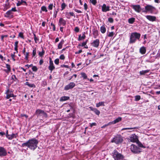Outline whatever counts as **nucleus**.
Masks as SVG:
<instances>
[{"label":"nucleus","instance_id":"obj_1","mask_svg":"<svg viewBox=\"0 0 160 160\" xmlns=\"http://www.w3.org/2000/svg\"><path fill=\"white\" fill-rule=\"evenodd\" d=\"M38 143V140L32 138L29 140L25 143H22L21 146L23 147L27 146L30 149L34 150L37 148Z\"/></svg>","mask_w":160,"mask_h":160},{"label":"nucleus","instance_id":"obj_2","mask_svg":"<svg viewBox=\"0 0 160 160\" xmlns=\"http://www.w3.org/2000/svg\"><path fill=\"white\" fill-rule=\"evenodd\" d=\"M141 34L137 32H132L131 33L130 38V43H135L137 39H139Z\"/></svg>","mask_w":160,"mask_h":160},{"label":"nucleus","instance_id":"obj_3","mask_svg":"<svg viewBox=\"0 0 160 160\" xmlns=\"http://www.w3.org/2000/svg\"><path fill=\"white\" fill-rule=\"evenodd\" d=\"M123 141L122 137L120 135H117L113 138L111 142H114L116 144H119L122 143Z\"/></svg>","mask_w":160,"mask_h":160},{"label":"nucleus","instance_id":"obj_4","mask_svg":"<svg viewBox=\"0 0 160 160\" xmlns=\"http://www.w3.org/2000/svg\"><path fill=\"white\" fill-rule=\"evenodd\" d=\"M113 157L114 160H118L119 159H123L124 156L121 153H119L117 151L114 150L112 153Z\"/></svg>","mask_w":160,"mask_h":160},{"label":"nucleus","instance_id":"obj_5","mask_svg":"<svg viewBox=\"0 0 160 160\" xmlns=\"http://www.w3.org/2000/svg\"><path fill=\"white\" fill-rule=\"evenodd\" d=\"M154 9V7L151 5H148L145 6V9L142 10V12L145 13L149 12L152 13L153 12Z\"/></svg>","mask_w":160,"mask_h":160},{"label":"nucleus","instance_id":"obj_6","mask_svg":"<svg viewBox=\"0 0 160 160\" xmlns=\"http://www.w3.org/2000/svg\"><path fill=\"white\" fill-rule=\"evenodd\" d=\"M130 149L132 152L134 153H138L141 152L140 148L134 144L131 145Z\"/></svg>","mask_w":160,"mask_h":160},{"label":"nucleus","instance_id":"obj_7","mask_svg":"<svg viewBox=\"0 0 160 160\" xmlns=\"http://www.w3.org/2000/svg\"><path fill=\"white\" fill-rule=\"evenodd\" d=\"M35 113L38 116H42L45 117H47V114L43 111L40 109L37 110L36 111Z\"/></svg>","mask_w":160,"mask_h":160},{"label":"nucleus","instance_id":"obj_8","mask_svg":"<svg viewBox=\"0 0 160 160\" xmlns=\"http://www.w3.org/2000/svg\"><path fill=\"white\" fill-rule=\"evenodd\" d=\"M131 7L136 12L139 13L142 10V8L139 5H131Z\"/></svg>","mask_w":160,"mask_h":160},{"label":"nucleus","instance_id":"obj_9","mask_svg":"<svg viewBox=\"0 0 160 160\" xmlns=\"http://www.w3.org/2000/svg\"><path fill=\"white\" fill-rule=\"evenodd\" d=\"M130 141L132 142H137L138 141V138L135 134H132L130 137Z\"/></svg>","mask_w":160,"mask_h":160},{"label":"nucleus","instance_id":"obj_10","mask_svg":"<svg viewBox=\"0 0 160 160\" xmlns=\"http://www.w3.org/2000/svg\"><path fill=\"white\" fill-rule=\"evenodd\" d=\"M7 154L6 150L3 147H0V157H2Z\"/></svg>","mask_w":160,"mask_h":160},{"label":"nucleus","instance_id":"obj_11","mask_svg":"<svg viewBox=\"0 0 160 160\" xmlns=\"http://www.w3.org/2000/svg\"><path fill=\"white\" fill-rule=\"evenodd\" d=\"M75 86V83L73 82H71L69 84L66 86L64 88V89L68 90L69 89H72Z\"/></svg>","mask_w":160,"mask_h":160},{"label":"nucleus","instance_id":"obj_12","mask_svg":"<svg viewBox=\"0 0 160 160\" xmlns=\"http://www.w3.org/2000/svg\"><path fill=\"white\" fill-rule=\"evenodd\" d=\"M110 6H107L106 4H104L102 6V12H106L110 11Z\"/></svg>","mask_w":160,"mask_h":160},{"label":"nucleus","instance_id":"obj_13","mask_svg":"<svg viewBox=\"0 0 160 160\" xmlns=\"http://www.w3.org/2000/svg\"><path fill=\"white\" fill-rule=\"evenodd\" d=\"M6 94H7L6 97L7 99H8L10 97H16V96L12 93V92L10 91L8 89L7 90Z\"/></svg>","mask_w":160,"mask_h":160},{"label":"nucleus","instance_id":"obj_14","mask_svg":"<svg viewBox=\"0 0 160 160\" xmlns=\"http://www.w3.org/2000/svg\"><path fill=\"white\" fill-rule=\"evenodd\" d=\"M55 68V67L53 65V61L50 58L49 60V65L48 67V69L51 71V72H52V71L54 70Z\"/></svg>","mask_w":160,"mask_h":160},{"label":"nucleus","instance_id":"obj_15","mask_svg":"<svg viewBox=\"0 0 160 160\" xmlns=\"http://www.w3.org/2000/svg\"><path fill=\"white\" fill-rule=\"evenodd\" d=\"M99 40L98 39H96L94 40L91 44L93 47L97 48L99 45Z\"/></svg>","mask_w":160,"mask_h":160},{"label":"nucleus","instance_id":"obj_16","mask_svg":"<svg viewBox=\"0 0 160 160\" xmlns=\"http://www.w3.org/2000/svg\"><path fill=\"white\" fill-rule=\"evenodd\" d=\"M66 24V21L65 20H64L63 18H61L59 19L58 23V25L59 26H65Z\"/></svg>","mask_w":160,"mask_h":160},{"label":"nucleus","instance_id":"obj_17","mask_svg":"<svg viewBox=\"0 0 160 160\" xmlns=\"http://www.w3.org/2000/svg\"><path fill=\"white\" fill-rule=\"evenodd\" d=\"M145 17L148 20L152 22L155 21L156 19V17L154 16L147 15Z\"/></svg>","mask_w":160,"mask_h":160},{"label":"nucleus","instance_id":"obj_18","mask_svg":"<svg viewBox=\"0 0 160 160\" xmlns=\"http://www.w3.org/2000/svg\"><path fill=\"white\" fill-rule=\"evenodd\" d=\"M17 135V134L12 133L11 135L8 134L7 133L6 136L9 140H11L14 138H16Z\"/></svg>","mask_w":160,"mask_h":160},{"label":"nucleus","instance_id":"obj_19","mask_svg":"<svg viewBox=\"0 0 160 160\" xmlns=\"http://www.w3.org/2000/svg\"><path fill=\"white\" fill-rule=\"evenodd\" d=\"M13 13L10 10L7 11L4 15V16L7 18H12L13 17Z\"/></svg>","mask_w":160,"mask_h":160},{"label":"nucleus","instance_id":"obj_20","mask_svg":"<svg viewBox=\"0 0 160 160\" xmlns=\"http://www.w3.org/2000/svg\"><path fill=\"white\" fill-rule=\"evenodd\" d=\"M122 118L121 117H119L118 118L115 119L114 121L109 122V123H111V124H115L122 120Z\"/></svg>","mask_w":160,"mask_h":160},{"label":"nucleus","instance_id":"obj_21","mask_svg":"<svg viewBox=\"0 0 160 160\" xmlns=\"http://www.w3.org/2000/svg\"><path fill=\"white\" fill-rule=\"evenodd\" d=\"M64 43V41L63 39H62L60 42H59L58 45L57 49H61L62 47L63 44Z\"/></svg>","mask_w":160,"mask_h":160},{"label":"nucleus","instance_id":"obj_22","mask_svg":"<svg viewBox=\"0 0 160 160\" xmlns=\"http://www.w3.org/2000/svg\"><path fill=\"white\" fill-rule=\"evenodd\" d=\"M66 16L67 18L70 19L71 18V16H75V15L74 13L72 12H66Z\"/></svg>","mask_w":160,"mask_h":160},{"label":"nucleus","instance_id":"obj_23","mask_svg":"<svg viewBox=\"0 0 160 160\" xmlns=\"http://www.w3.org/2000/svg\"><path fill=\"white\" fill-rule=\"evenodd\" d=\"M86 38V36L85 35V32H83L82 33V36H81V35L79 36L78 38V40L79 41L82 40L83 39H84Z\"/></svg>","mask_w":160,"mask_h":160},{"label":"nucleus","instance_id":"obj_24","mask_svg":"<svg viewBox=\"0 0 160 160\" xmlns=\"http://www.w3.org/2000/svg\"><path fill=\"white\" fill-rule=\"evenodd\" d=\"M23 3H24L25 5H27V2L26 1L23 0H21V1H18V2L17 3V6H20Z\"/></svg>","mask_w":160,"mask_h":160},{"label":"nucleus","instance_id":"obj_25","mask_svg":"<svg viewBox=\"0 0 160 160\" xmlns=\"http://www.w3.org/2000/svg\"><path fill=\"white\" fill-rule=\"evenodd\" d=\"M70 98L68 96H63L60 99V101H63L67 100L69 99Z\"/></svg>","mask_w":160,"mask_h":160},{"label":"nucleus","instance_id":"obj_26","mask_svg":"<svg viewBox=\"0 0 160 160\" xmlns=\"http://www.w3.org/2000/svg\"><path fill=\"white\" fill-rule=\"evenodd\" d=\"M93 35L95 38H97L98 35V32L97 30H93Z\"/></svg>","mask_w":160,"mask_h":160},{"label":"nucleus","instance_id":"obj_27","mask_svg":"<svg viewBox=\"0 0 160 160\" xmlns=\"http://www.w3.org/2000/svg\"><path fill=\"white\" fill-rule=\"evenodd\" d=\"M146 49L145 47H142L140 49V52L142 54H144L145 53Z\"/></svg>","mask_w":160,"mask_h":160},{"label":"nucleus","instance_id":"obj_28","mask_svg":"<svg viewBox=\"0 0 160 160\" xmlns=\"http://www.w3.org/2000/svg\"><path fill=\"white\" fill-rule=\"evenodd\" d=\"M149 71V70H142V71H140L139 72V73L141 75H143L147 73Z\"/></svg>","mask_w":160,"mask_h":160},{"label":"nucleus","instance_id":"obj_29","mask_svg":"<svg viewBox=\"0 0 160 160\" xmlns=\"http://www.w3.org/2000/svg\"><path fill=\"white\" fill-rule=\"evenodd\" d=\"M25 85L28 86V87L31 88H35V85L34 84H30L28 82H26L25 83Z\"/></svg>","mask_w":160,"mask_h":160},{"label":"nucleus","instance_id":"obj_30","mask_svg":"<svg viewBox=\"0 0 160 160\" xmlns=\"http://www.w3.org/2000/svg\"><path fill=\"white\" fill-rule=\"evenodd\" d=\"M135 21V18H129L128 19V23L130 24H132Z\"/></svg>","mask_w":160,"mask_h":160},{"label":"nucleus","instance_id":"obj_31","mask_svg":"<svg viewBox=\"0 0 160 160\" xmlns=\"http://www.w3.org/2000/svg\"><path fill=\"white\" fill-rule=\"evenodd\" d=\"M139 128V127H135L133 128H123L122 129V130H132L138 129Z\"/></svg>","mask_w":160,"mask_h":160},{"label":"nucleus","instance_id":"obj_32","mask_svg":"<svg viewBox=\"0 0 160 160\" xmlns=\"http://www.w3.org/2000/svg\"><path fill=\"white\" fill-rule=\"evenodd\" d=\"M104 106V102H99L98 103H97L96 104V106L97 107H99L100 106Z\"/></svg>","mask_w":160,"mask_h":160},{"label":"nucleus","instance_id":"obj_33","mask_svg":"<svg viewBox=\"0 0 160 160\" xmlns=\"http://www.w3.org/2000/svg\"><path fill=\"white\" fill-rule=\"evenodd\" d=\"M100 31L102 33H104L106 32V29L104 26H103L101 27Z\"/></svg>","mask_w":160,"mask_h":160},{"label":"nucleus","instance_id":"obj_34","mask_svg":"<svg viewBox=\"0 0 160 160\" xmlns=\"http://www.w3.org/2000/svg\"><path fill=\"white\" fill-rule=\"evenodd\" d=\"M41 10L43 11L47 12H48V10L46 6H42L41 8Z\"/></svg>","mask_w":160,"mask_h":160},{"label":"nucleus","instance_id":"obj_35","mask_svg":"<svg viewBox=\"0 0 160 160\" xmlns=\"http://www.w3.org/2000/svg\"><path fill=\"white\" fill-rule=\"evenodd\" d=\"M58 12V10H54V12H53V17L54 18H56Z\"/></svg>","mask_w":160,"mask_h":160},{"label":"nucleus","instance_id":"obj_36","mask_svg":"<svg viewBox=\"0 0 160 160\" xmlns=\"http://www.w3.org/2000/svg\"><path fill=\"white\" fill-rule=\"evenodd\" d=\"M53 7H55V6L53 5V3H50L49 5L48 8L49 10H52L53 8Z\"/></svg>","mask_w":160,"mask_h":160},{"label":"nucleus","instance_id":"obj_37","mask_svg":"<svg viewBox=\"0 0 160 160\" xmlns=\"http://www.w3.org/2000/svg\"><path fill=\"white\" fill-rule=\"evenodd\" d=\"M160 58V49L158 52L157 54L155 56V58Z\"/></svg>","mask_w":160,"mask_h":160},{"label":"nucleus","instance_id":"obj_38","mask_svg":"<svg viewBox=\"0 0 160 160\" xmlns=\"http://www.w3.org/2000/svg\"><path fill=\"white\" fill-rule=\"evenodd\" d=\"M15 52H14L13 53H12L11 55L12 58L13 59V61H15Z\"/></svg>","mask_w":160,"mask_h":160},{"label":"nucleus","instance_id":"obj_39","mask_svg":"<svg viewBox=\"0 0 160 160\" xmlns=\"http://www.w3.org/2000/svg\"><path fill=\"white\" fill-rule=\"evenodd\" d=\"M45 52L43 49H42V52H39L38 53V55L40 57H42L44 54Z\"/></svg>","mask_w":160,"mask_h":160},{"label":"nucleus","instance_id":"obj_40","mask_svg":"<svg viewBox=\"0 0 160 160\" xmlns=\"http://www.w3.org/2000/svg\"><path fill=\"white\" fill-rule=\"evenodd\" d=\"M93 112H95V113L98 115H99L100 113V112L99 111V110H98L96 108H95L94 110V111H93Z\"/></svg>","mask_w":160,"mask_h":160},{"label":"nucleus","instance_id":"obj_41","mask_svg":"<svg viewBox=\"0 0 160 160\" xmlns=\"http://www.w3.org/2000/svg\"><path fill=\"white\" fill-rule=\"evenodd\" d=\"M66 6V4L65 3H62L61 5V10H64Z\"/></svg>","mask_w":160,"mask_h":160},{"label":"nucleus","instance_id":"obj_42","mask_svg":"<svg viewBox=\"0 0 160 160\" xmlns=\"http://www.w3.org/2000/svg\"><path fill=\"white\" fill-rule=\"evenodd\" d=\"M90 2L93 5H96L97 3L96 0H89Z\"/></svg>","mask_w":160,"mask_h":160},{"label":"nucleus","instance_id":"obj_43","mask_svg":"<svg viewBox=\"0 0 160 160\" xmlns=\"http://www.w3.org/2000/svg\"><path fill=\"white\" fill-rule=\"evenodd\" d=\"M141 99V97L139 95H137L135 97V100L136 101H138Z\"/></svg>","mask_w":160,"mask_h":160},{"label":"nucleus","instance_id":"obj_44","mask_svg":"<svg viewBox=\"0 0 160 160\" xmlns=\"http://www.w3.org/2000/svg\"><path fill=\"white\" fill-rule=\"evenodd\" d=\"M32 69L33 71L36 72L38 70V68L36 66H32Z\"/></svg>","mask_w":160,"mask_h":160},{"label":"nucleus","instance_id":"obj_45","mask_svg":"<svg viewBox=\"0 0 160 160\" xmlns=\"http://www.w3.org/2000/svg\"><path fill=\"white\" fill-rule=\"evenodd\" d=\"M34 41L36 43H37V42L38 41L39 39L38 38L36 37V35L35 34H34Z\"/></svg>","mask_w":160,"mask_h":160},{"label":"nucleus","instance_id":"obj_46","mask_svg":"<svg viewBox=\"0 0 160 160\" xmlns=\"http://www.w3.org/2000/svg\"><path fill=\"white\" fill-rule=\"evenodd\" d=\"M24 55H25V59L26 60H28L29 55V53L27 52L25 53L24 54Z\"/></svg>","mask_w":160,"mask_h":160},{"label":"nucleus","instance_id":"obj_47","mask_svg":"<svg viewBox=\"0 0 160 160\" xmlns=\"http://www.w3.org/2000/svg\"><path fill=\"white\" fill-rule=\"evenodd\" d=\"M82 77L86 79L87 78V76L86 74L84 73H81Z\"/></svg>","mask_w":160,"mask_h":160},{"label":"nucleus","instance_id":"obj_48","mask_svg":"<svg viewBox=\"0 0 160 160\" xmlns=\"http://www.w3.org/2000/svg\"><path fill=\"white\" fill-rule=\"evenodd\" d=\"M138 146L140 147H141V148H145V146H144L141 142H140L139 141L138 143Z\"/></svg>","mask_w":160,"mask_h":160},{"label":"nucleus","instance_id":"obj_49","mask_svg":"<svg viewBox=\"0 0 160 160\" xmlns=\"http://www.w3.org/2000/svg\"><path fill=\"white\" fill-rule=\"evenodd\" d=\"M36 53V48L34 49L32 51V57H34Z\"/></svg>","mask_w":160,"mask_h":160},{"label":"nucleus","instance_id":"obj_50","mask_svg":"<svg viewBox=\"0 0 160 160\" xmlns=\"http://www.w3.org/2000/svg\"><path fill=\"white\" fill-rule=\"evenodd\" d=\"M114 35V32H109L108 34V37H112Z\"/></svg>","mask_w":160,"mask_h":160},{"label":"nucleus","instance_id":"obj_51","mask_svg":"<svg viewBox=\"0 0 160 160\" xmlns=\"http://www.w3.org/2000/svg\"><path fill=\"white\" fill-rule=\"evenodd\" d=\"M8 36V35H2L1 36V40L2 41H4V38H5L7 37Z\"/></svg>","mask_w":160,"mask_h":160},{"label":"nucleus","instance_id":"obj_52","mask_svg":"<svg viewBox=\"0 0 160 160\" xmlns=\"http://www.w3.org/2000/svg\"><path fill=\"white\" fill-rule=\"evenodd\" d=\"M54 63L56 65H58L59 63V59L57 58L54 60Z\"/></svg>","mask_w":160,"mask_h":160},{"label":"nucleus","instance_id":"obj_53","mask_svg":"<svg viewBox=\"0 0 160 160\" xmlns=\"http://www.w3.org/2000/svg\"><path fill=\"white\" fill-rule=\"evenodd\" d=\"M18 36L24 39V36L23 35V33L22 32H20L19 33Z\"/></svg>","mask_w":160,"mask_h":160},{"label":"nucleus","instance_id":"obj_54","mask_svg":"<svg viewBox=\"0 0 160 160\" xmlns=\"http://www.w3.org/2000/svg\"><path fill=\"white\" fill-rule=\"evenodd\" d=\"M6 67L7 68V69H8L9 70H11L10 65L8 64H6Z\"/></svg>","mask_w":160,"mask_h":160},{"label":"nucleus","instance_id":"obj_55","mask_svg":"<svg viewBox=\"0 0 160 160\" xmlns=\"http://www.w3.org/2000/svg\"><path fill=\"white\" fill-rule=\"evenodd\" d=\"M59 58L61 60H64L65 58V56L63 54H62L60 56Z\"/></svg>","mask_w":160,"mask_h":160},{"label":"nucleus","instance_id":"obj_56","mask_svg":"<svg viewBox=\"0 0 160 160\" xmlns=\"http://www.w3.org/2000/svg\"><path fill=\"white\" fill-rule=\"evenodd\" d=\"M11 78H12V79L14 81H16L17 79V78L16 77V76L14 75H12L11 77Z\"/></svg>","mask_w":160,"mask_h":160},{"label":"nucleus","instance_id":"obj_57","mask_svg":"<svg viewBox=\"0 0 160 160\" xmlns=\"http://www.w3.org/2000/svg\"><path fill=\"white\" fill-rule=\"evenodd\" d=\"M60 67H62V68L64 67H65V68H69V67L67 65H64V64H62V65H61Z\"/></svg>","mask_w":160,"mask_h":160},{"label":"nucleus","instance_id":"obj_58","mask_svg":"<svg viewBox=\"0 0 160 160\" xmlns=\"http://www.w3.org/2000/svg\"><path fill=\"white\" fill-rule=\"evenodd\" d=\"M108 21L110 22V23H112L113 22V20L112 18H109L108 19Z\"/></svg>","mask_w":160,"mask_h":160},{"label":"nucleus","instance_id":"obj_59","mask_svg":"<svg viewBox=\"0 0 160 160\" xmlns=\"http://www.w3.org/2000/svg\"><path fill=\"white\" fill-rule=\"evenodd\" d=\"M75 31L76 32H78L79 31V29L78 27H76L74 28Z\"/></svg>","mask_w":160,"mask_h":160},{"label":"nucleus","instance_id":"obj_60","mask_svg":"<svg viewBox=\"0 0 160 160\" xmlns=\"http://www.w3.org/2000/svg\"><path fill=\"white\" fill-rule=\"evenodd\" d=\"M91 60H87L86 61V64L87 65L89 64L90 63H91Z\"/></svg>","mask_w":160,"mask_h":160},{"label":"nucleus","instance_id":"obj_61","mask_svg":"<svg viewBox=\"0 0 160 160\" xmlns=\"http://www.w3.org/2000/svg\"><path fill=\"white\" fill-rule=\"evenodd\" d=\"M90 126L91 127H92L93 126H96L97 125L96 123L95 122H93L92 123H90Z\"/></svg>","mask_w":160,"mask_h":160},{"label":"nucleus","instance_id":"obj_62","mask_svg":"<svg viewBox=\"0 0 160 160\" xmlns=\"http://www.w3.org/2000/svg\"><path fill=\"white\" fill-rule=\"evenodd\" d=\"M84 8L85 10H86L88 8V5L86 3H85L84 4Z\"/></svg>","mask_w":160,"mask_h":160},{"label":"nucleus","instance_id":"obj_63","mask_svg":"<svg viewBox=\"0 0 160 160\" xmlns=\"http://www.w3.org/2000/svg\"><path fill=\"white\" fill-rule=\"evenodd\" d=\"M3 71H4L7 74H8V73L11 71V70H9L8 69H4L3 70Z\"/></svg>","mask_w":160,"mask_h":160},{"label":"nucleus","instance_id":"obj_64","mask_svg":"<svg viewBox=\"0 0 160 160\" xmlns=\"http://www.w3.org/2000/svg\"><path fill=\"white\" fill-rule=\"evenodd\" d=\"M0 58H1V60L2 61L5 60V58H4L2 56V55H1V54H0Z\"/></svg>","mask_w":160,"mask_h":160}]
</instances>
